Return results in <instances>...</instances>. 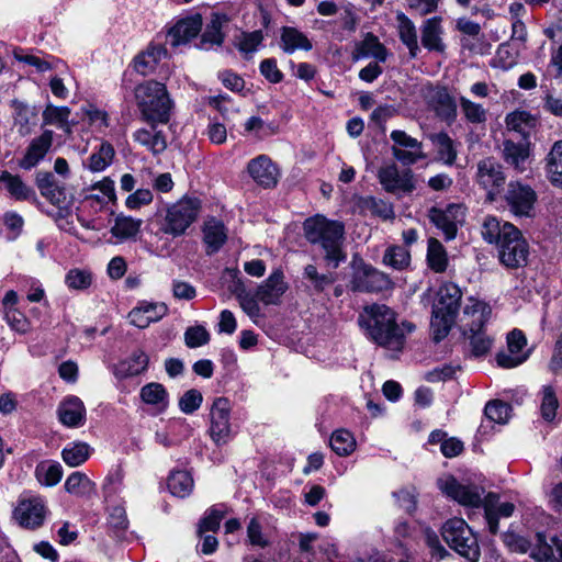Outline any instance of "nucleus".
Here are the masks:
<instances>
[{
  "mask_svg": "<svg viewBox=\"0 0 562 562\" xmlns=\"http://www.w3.org/2000/svg\"><path fill=\"white\" fill-rule=\"evenodd\" d=\"M359 324L373 341L391 350H401L406 335L415 328L409 322L398 323L395 312L383 304L367 306L359 317Z\"/></svg>",
  "mask_w": 562,
  "mask_h": 562,
  "instance_id": "f257e3e1",
  "label": "nucleus"
},
{
  "mask_svg": "<svg viewBox=\"0 0 562 562\" xmlns=\"http://www.w3.org/2000/svg\"><path fill=\"white\" fill-rule=\"evenodd\" d=\"M485 241L495 244L499 261L507 268H519L527 263L529 246L521 232L512 223L487 216L482 225Z\"/></svg>",
  "mask_w": 562,
  "mask_h": 562,
  "instance_id": "f03ea898",
  "label": "nucleus"
},
{
  "mask_svg": "<svg viewBox=\"0 0 562 562\" xmlns=\"http://www.w3.org/2000/svg\"><path fill=\"white\" fill-rule=\"evenodd\" d=\"M306 239L319 245L325 251V259L333 268L346 260L342 251L345 227L338 221L328 220L324 215L308 217L304 222Z\"/></svg>",
  "mask_w": 562,
  "mask_h": 562,
  "instance_id": "7ed1b4c3",
  "label": "nucleus"
},
{
  "mask_svg": "<svg viewBox=\"0 0 562 562\" xmlns=\"http://www.w3.org/2000/svg\"><path fill=\"white\" fill-rule=\"evenodd\" d=\"M135 100L143 119L150 124H166L170 119L171 100L165 85L148 80L135 88Z\"/></svg>",
  "mask_w": 562,
  "mask_h": 562,
  "instance_id": "20e7f679",
  "label": "nucleus"
},
{
  "mask_svg": "<svg viewBox=\"0 0 562 562\" xmlns=\"http://www.w3.org/2000/svg\"><path fill=\"white\" fill-rule=\"evenodd\" d=\"M461 297L460 288L452 282H446L438 289L432 304L430 323L436 341L442 340L451 330L460 307Z\"/></svg>",
  "mask_w": 562,
  "mask_h": 562,
  "instance_id": "39448f33",
  "label": "nucleus"
},
{
  "mask_svg": "<svg viewBox=\"0 0 562 562\" xmlns=\"http://www.w3.org/2000/svg\"><path fill=\"white\" fill-rule=\"evenodd\" d=\"M441 535L449 547L469 562H479L481 552L477 538L464 519H448L441 528Z\"/></svg>",
  "mask_w": 562,
  "mask_h": 562,
  "instance_id": "423d86ee",
  "label": "nucleus"
},
{
  "mask_svg": "<svg viewBox=\"0 0 562 562\" xmlns=\"http://www.w3.org/2000/svg\"><path fill=\"white\" fill-rule=\"evenodd\" d=\"M439 490L450 499L468 510L483 508L485 504V488L469 481H458L452 475H445L438 480Z\"/></svg>",
  "mask_w": 562,
  "mask_h": 562,
  "instance_id": "0eeeda50",
  "label": "nucleus"
},
{
  "mask_svg": "<svg viewBox=\"0 0 562 562\" xmlns=\"http://www.w3.org/2000/svg\"><path fill=\"white\" fill-rule=\"evenodd\" d=\"M232 404L226 397H216L210 408L209 435L217 447L227 445L236 435L231 422Z\"/></svg>",
  "mask_w": 562,
  "mask_h": 562,
  "instance_id": "6e6552de",
  "label": "nucleus"
},
{
  "mask_svg": "<svg viewBox=\"0 0 562 562\" xmlns=\"http://www.w3.org/2000/svg\"><path fill=\"white\" fill-rule=\"evenodd\" d=\"M47 513L46 499L43 496L24 492L13 509V518L21 527L33 530L43 525Z\"/></svg>",
  "mask_w": 562,
  "mask_h": 562,
  "instance_id": "1a4fd4ad",
  "label": "nucleus"
},
{
  "mask_svg": "<svg viewBox=\"0 0 562 562\" xmlns=\"http://www.w3.org/2000/svg\"><path fill=\"white\" fill-rule=\"evenodd\" d=\"M201 204L195 198H183L172 204L166 214L164 232L172 236L182 235L196 220Z\"/></svg>",
  "mask_w": 562,
  "mask_h": 562,
  "instance_id": "9d476101",
  "label": "nucleus"
},
{
  "mask_svg": "<svg viewBox=\"0 0 562 562\" xmlns=\"http://www.w3.org/2000/svg\"><path fill=\"white\" fill-rule=\"evenodd\" d=\"M504 199L515 216L531 217L538 196L529 184L521 181H510L507 184Z\"/></svg>",
  "mask_w": 562,
  "mask_h": 562,
  "instance_id": "9b49d317",
  "label": "nucleus"
},
{
  "mask_svg": "<svg viewBox=\"0 0 562 562\" xmlns=\"http://www.w3.org/2000/svg\"><path fill=\"white\" fill-rule=\"evenodd\" d=\"M476 181L486 191L487 199L495 201L505 184L506 176L499 162L485 158L477 164Z\"/></svg>",
  "mask_w": 562,
  "mask_h": 562,
  "instance_id": "f8f14e48",
  "label": "nucleus"
},
{
  "mask_svg": "<svg viewBox=\"0 0 562 562\" xmlns=\"http://www.w3.org/2000/svg\"><path fill=\"white\" fill-rule=\"evenodd\" d=\"M527 338L519 329H514L507 335V349L496 355V362L499 367L512 369L524 363L530 356L526 349Z\"/></svg>",
  "mask_w": 562,
  "mask_h": 562,
  "instance_id": "ddd939ff",
  "label": "nucleus"
},
{
  "mask_svg": "<svg viewBox=\"0 0 562 562\" xmlns=\"http://www.w3.org/2000/svg\"><path fill=\"white\" fill-rule=\"evenodd\" d=\"M465 209L461 204H450L445 209L432 207L429 211L430 222L439 228L447 240L456 237L458 225L462 224Z\"/></svg>",
  "mask_w": 562,
  "mask_h": 562,
  "instance_id": "4468645a",
  "label": "nucleus"
},
{
  "mask_svg": "<svg viewBox=\"0 0 562 562\" xmlns=\"http://www.w3.org/2000/svg\"><path fill=\"white\" fill-rule=\"evenodd\" d=\"M378 178L383 189L390 193H409L415 189L411 170L400 171L395 164L381 167Z\"/></svg>",
  "mask_w": 562,
  "mask_h": 562,
  "instance_id": "2eb2a0df",
  "label": "nucleus"
},
{
  "mask_svg": "<svg viewBox=\"0 0 562 562\" xmlns=\"http://www.w3.org/2000/svg\"><path fill=\"white\" fill-rule=\"evenodd\" d=\"M390 137L394 142L392 147L393 156L403 165H413L424 157L422 143L404 131L394 130L391 132Z\"/></svg>",
  "mask_w": 562,
  "mask_h": 562,
  "instance_id": "dca6fc26",
  "label": "nucleus"
},
{
  "mask_svg": "<svg viewBox=\"0 0 562 562\" xmlns=\"http://www.w3.org/2000/svg\"><path fill=\"white\" fill-rule=\"evenodd\" d=\"M353 289L360 292H382L391 289L392 281L387 274L371 266L359 268L352 279Z\"/></svg>",
  "mask_w": 562,
  "mask_h": 562,
  "instance_id": "f3484780",
  "label": "nucleus"
},
{
  "mask_svg": "<svg viewBox=\"0 0 562 562\" xmlns=\"http://www.w3.org/2000/svg\"><path fill=\"white\" fill-rule=\"evenodd\" d=\"M282 269H274L270 276L257 288L256 296L265 305H278L281 297L288 291Z\"/></svg>",
  "mask_w": 562,
  "mask_h": 562,
  "instance_id": "a211bd4d",
  "label": "nucleus"
},
{
  "mask_svg": "<svg viewBox=\"0 0 562 562\" xmlns=\"http://www.w3.org/2000/svg\"><path fill=\"white\" fill-rule=\"evenodd\" d=\"M491 314L492 308L486 302L470 296L464 303L461 322L470 331H480L488 322Z\"/></svg>",
  "mask_w": 562,
  "mask_h": 562,
  "instance_id": "6ab92c4d",
  "label": "nucleus"
},
{
  "mask_svg": "<svg viewBox=\"0 0 562 562\" xmlns=\"http://www.w3.org/2000/svg\"><path fill=\"white\" fill-rule=\"evenodd\" d=\"M57 417L67 428L82 427L87 419V411L83 402L76 395L66 396L57 407Z\"/></svg>",
  "mask_w": 562,
  "mask_h": 562,
  "instance_id": "aec40b11",
  "label": "nucleus"
},
{
  "mask_svg": "<svg viewBox=\"0 0 562 562\" xmlns=\"http://www.w3.org/2000/svg\"><path fill=\"white\" fill-rule=\"evenodd\" d=\"M168 313V306L161 302L140 301L128 313V319L137 328H146L151 323H156Z\"/></svg>",
  "mask_w": 562,
  "mask_h": 562,
  "instance_id": "412c9836",
  "label": "nucleus"
},
{
  "mask_svg": "<svg viewBox=\"0 0 562 562\" xmlns=\"http://www.w3.org/2000/svg\"><path fill=\"white\" fill-rule=\"evenodd\" d=\"M247 170L252 180L260 187L273 188L278 183L279 169L266 155L251 159L248 162Z\"/></svg>",
  "mask_w": 562,
  "mask_h": 562,
  "instance_id": "4be33fe9",
  "label": "nucleus"
},
{
  "mask_svg": "<svg viewBox=\"0 0 562 562\" xmlns=\"http://www.w3.org/2000/svg\"><path fill=\"white\" fill-rule=\"evenodd\" d=\"M228 22L229 16L226 13L213 11L202 32L199 47L207 50L214 46H221L225 38L224 27L227 26Z\"/></svg>",
  "mask_w": 562,
  "mask_h": 562,
  "instance_id": "5701e85b",
  "label": "nucleus"
},
{
  "mask_svg": "<svg viewBox=\"0 0 562 562\" xmlns=\"http://www.w3.org/2000/svg\"><path fill=\"white\" fill-rule=\"evenodd\" d=\"M483 510L488 531L496 535L498 532V519L510 517L515 510V506L509 502L501 503L497 494L488 492L485 495Z\"/></svg>",
  "mask_w": 562,
  "mask_h": 562,
  "instance_id": "b1692460",
  "label": "nucleus"
},
{
  "mask_svg": "<svg viewBox=\"0 0 562 562\" xmlns=\"http://www.w3.org/2000/svg\"><path fill=\"white\" fill-rule=\"evenodd\" d=\"M201 14H192L179 20L168 32V41L172 46L186 44L194 38L202 30Z\"/></svg>",
  "mask_w": 562,
  "mask_h": 562,
  "instance_id": "393cba45",
  "label": "nucleus"
},
{
  "mask_svg": "<svg viewBox=\"0 0 562 562\" xmlns=\"http://www.w3.org/2000/svg\"><path fill=\"white\" fill-rule=\"evenodd\" d=\"M503 156L506 164L513 167L516 171L524 172L530 164V143L526 138L517 143L507 139L503 144Z\"/></svg>",
  "mask_w": 562,
  "mask_h": 562,
  "instance_id": "a878e982",
  "label": "nucleus"
},
{
  "mask_svg": "<svg viewBox=\"0 0 562 562\" xmlns=\"http://www.w3.org/2000/svg\"><path fill=\"white\" fill-rule=\"evenodd\" d=\"M53 137L54 133L50 130H45L38 137H35L21 160V167L23 169H31L43 160L52 147Z\"/></svg>",
  "mask_w": 562,
  "mask_h": 562,
  "instance_id": "bb28decb",
  "label": "nucleus"
},
{
  "mask_svg": "<svg viewBox=\"0 0 562 562\" xmlns=\"http://www.w3.org/2000/svg\"><path fill=\"white\" fill-rule=\"evenodd\" d=\"M148 356L143 350H135L128 358L119 361L113 366L112 372L119 380L143 373L148 367Z\"/></svg>",
  "mask_w": 562,
  "mask_h": 562,
  "instance_id": "cd10ccee",
  "label": "nucleus"
},
{
  "mask_svg": "<svg viewBox=\"0 0 562 562\" xmlns=\"http://www.w3.org/2000/svg\"><path fill=\"white\" fill-rule=\"evenodd\" d=\"M279 46L289 55L296 50L308 52L313 48L312 41L307 35L294 26H283L280 29Z\"/></svg>",
  "mask_w": 562,
  "mask_h": 562,
  "instance_id": "c85d7f7f",
  "label": "nucleus"
},
{
  "mask_svg": "<svg viewBox=\"0 0 562 562\" xmlns=\"http://www.w3.org/2000/svg\"><path fill=\"white\" fill-rule=\"evenodd\" d=\"M387 56L386 47L371 33H368L362 41L357 43L352 52L353 60L373 58L376 61H385Z\"/></svg>",
  "mask_w": 562,
  "mask_h": 562,
  "instance_id": "c756f323",
  "label": "nucleus"
},
{
  "mask_svg": "<svg viewBox=\"0 0 562 562\" xmlns=\"http://www.w3.org/2000/svg\"><path fill=\"white\" fill-rule=\"evenodd\" d=\"M143 221L134 218L125 214H119L115 216L114 222L111 226L110 233L115 239V244H122L136 238L140 232Z\"/></svg>",
  "mask_w": 562,
  "mask_h": 562,
  "instance_id": "7c9ffc66",
  "label": "nucleus"
},
{
  "mask_svg": "<svg viewBox=\"0 0 562 562\" xmlns=\"http://www.w3.org/2000/svg\"><path fill=\"white\" fill-rule=\"evenodd\" d=\"M142 401L151 407L155 414L164 413L169 406V394L160 383L145 384L139 392Z\"/></svg>",
  "mask_w": 562,
  "mask_h": 562,
  "instance_id": "2f4dec72",
  "label": "nucleus"
},
{
  "mask_svg": "<svg viewBox=\"0 0 562 562\" xmlns=\"http://www.w3.org/2000/svg\"><path fill=\"white\" fill-rule=\"evenodd\" d=\"M443 29L441 19L434 16L425 20L422 25V44L428 50L443 52L445 44L442 41Z\"/></svg>",
  "mask_w": 562,
  "mask_h": 562,
  "instance_id": "473e14b6",
  "label": "nucleus"
},
{
  "mask_svg": "<svg viewBox=\"0 0 562 562\" xmlns=\"http://www.w3.org/2000/svg\"><path fill=\"white\" fill-rule=\"evenodd\" d=\"M12 106L14 109V125L18 127L19 134L29 135L37 124L38 110L36 106L20 101H13Z\"/></svg>",
  "mask_w": 562,
  "mask_h": 562,
  "instance_id": "72a5a7b5",
  "label": "nucleus"
},
{
  "mask_svg": "<svg viewBox=\"0 0 562 562\" xmlns=\"http://www.w3.org/2000/svg\"><path fill=\"white\" fill-rule=\"evenodd\" d=\"M537 542L530 551L531 559L535 562H562V541L553 538L552 542L558 557L553 555V547L547 542L542 532L536 535Z\"/></svg>",
  "mask_w": 562,
  "mask_h": 562,
  "instance_id": "f704fd0d",
  "label": "nucleus"
},
{
  "mask_svg": "<svg viewBox=\"0 0 562 562\" xmlns=\"http://www.w3.org/2000/svg\"><path fill=\"white\" fill-rule=\"evenodd\" d=\"M203 240L207 254L218 251L227 240V229L223 222L216 218L207 220L203 226Z\"/></svg>",
  "mask_w": 562,
  "mask_h": 562,
  "instance_id": "c9c22d12",
  "label": "nucleus"
},
{
  "mask_svg": "<svg viewBox=\"0 0 562 562\" xmlns=\"http://www.w3.org/2000/svg\"><path fill=\"white\" fill-rule=\"evenodd\" d=\"M167 54L161 45L150 44L146 50L135 56L133 67L135 71L143 76L151 74L158 61Z\"/></svg>",
  "mask_w": 562,
  "mask_h": 562,
  "instance_id": "e433bc0d",
  "label": "nucleus"
},
{
  "mask_svg": "<svg viewBox=\"0 0 562 562\" xmlns=\"http://www.w3.org/2000/svg\"><path fill=\"white\" fill-rule=\"evenodd\" d=\"M431 103L437 114L447 122L457 117V102L446 88H437L431 93Z\"/></svg>",
  "mask_w": 562,
  "mask_h": 562,
  "instance_id": "4c0bfd02",
  "label": "nucleus"
},
{
  "mask_svg": "<svg viewBox=\"0 0 562 562\" xmlns=\"http://www.w3.org/2000/svg\"><path fill=\"white\" fill-rule=\"evenodd\" d=\"M397 32L402 43L407 47L411 57H416L419 52L416 26L404 13L396 14Z\"/></svg>",
  "mask_w": 562,
  "mask_h": 562,
  "instance_id": "58836bf2",
  "label": "nucleus"
},
{
  "mask_svg": "<svg viewBox=\"0 0 562 562\" xmlns=\"http://www.w3.org/2000/svg\"><path fill=\"white\" fill-rule=\"evenodd\" d=\"M151 127L148 128H139L135 131L133 134V138L139 145L146 147L153 154H160L167 147V142L164 134L159 131H156L155 124H150Z\"/></svg>",
  "mask_w": 562,
  "mask_h": 562,
  "instance_id": "ea45409f",
  "label": "nucleus"
},
{
  "mask_svg": "<svg viewBox=\"0 0 562 562\" xmlns=\"http://www.w3.org/2000/svg\"><path fill=\"white\" fill-rule=\"evenodd\" d=\"M93 449L83 441H72L67 443L61 451L63 461L71 468L83 464L91 456Z\"/></svg>",
  "mask_w": 562,
  "mask_h": 562,
  "instance_id": "a19ab883",
  "label": "nucleus"
},
{
  "mask_svg": "<svg viewBox=\"0 0 562 562\" xmlns=\"http://www.w3.org/2000/svg\"><path fill=\"white\" fill-rule=\"evenodd\" d=\"M35 477L43 486H55L63 477V467L57 461H41L35 468Z\"/></svg>",
  "mask_w": 562,
  "mask_h": 562,
  "instance_id": "79ce46f5",
  "label": "nucleus"
},
{
  "mask_svg": "<svg viewBox=\"0 0 562 562\" xmlns=\"http://www.w3.org/2000/svg\"><path fill=\"white\" fill-rule=\"evenodd\" d=\"M67 493L77 497H89L95 493V484L83 472H72L65 481Z\"/></svg>",
  "mask_w": 562,
  "mask_h": 562,
  "instance_id": "37998d69",
  "label": "nucleus"
},
{
  "mask_svg": "<svg viewBox=\"0 0 562 562\" xmlns=\"http://www.w3.org/2000/svg\"><path fill=\"white\" fill-rule=\"evenodd\" d=\"M167 486L173 496L184 498L193 491L194 482L188 471L177 470L169 474Z\"/></svg>",
  "mask_w": 562,
  "mask_h": 562,
  "instance_id": "c03bdc74",
  "label": "nucleus"
},
{
  "mask_svg": "<svg viewBox=\"0 0 562 562\" xmlns=\"http://www.w3.org/2000/svg\"><path fill=\"white\" fill-rule=\"evenodd\" d=\"M0 182L15 200H27L34 195V191L19 176H14L9 171L1 172Z\"/></svg>",
  "mask_w": 562,
  "mask_h": 562,
  "instance_id": "a18cd8bd",
  "label": "nucleus"
},
{
  "mask_svg": "<svg viewBox=\"0 0 562 562\" xmlns=\"http://www.w3.org/2000/svg\"><path fill=\"white\" fill-rule=\"evenodd\" d=\"M359 206L362 212H368L385 221L395 216L393 205L390 202L374 196L361 198Z\"/></svg>",
  "mask_w": 562,
  "mask_h": 562,
  "instance_id": "49530a36",
  "label": "nucleus"
},
{
  "mask_svg": "<svg viewBox=\"0 0 562 562\" xmlns=\"http://www.w3.org/2000/svg\"><path fill=\"white\" fill-rule=\"evenodd\" d=\"M69 116L70 109L68 106H56L48 104L43 111L44 124L54 125L67 133L70 132Z\"/></svg>",
  "mask_w": 562,
  "mask_h": 562,
  "instance_id": "de8ad7c7",
  "label": "nucleus"
},
{
  "mask_svg": "<svg viewBox=\"0 0 562 562\" xmlns=\"http://www.w3.org/2000/svg\"><path fill=\"white\" fill-rule=\"evenodd\" d=\"M94 281L90 269L72 268L65 276V284L71 291H86Z\"/></svg>",
  "mask_w": 562,
  "mask_h": 562,
  "instance_id": "09e8293b",
  "label": "nucleus"
},
{
  "mask_svg": "<svg viewBox=\"0 0 562 562\" xmlns=\"http://www.w3.org/2000/svg\"><path fill=\"white\" fill-rule=\"evenodd\" d=\"M505 122L508 130L526 136L536 126L537 117L527 111H514L507 114Z\"/></svg>",
  "mask_w": 562,
  "mask_h": 562,
  "instance_id": "8fccbe9b",
  "label": "nucleus"
},
{
  "mask_svg": "<svg viewBox=\"0 0 562 562\" xmlns=\"http://www.w3.org/2000/svg\"><path fill=\"white\" fill-rule=\"evenodd\" d=\"M547 173L553 186L562 188V140L557 142L548 155Z\"/></svg>",
  "mask_w": 562,
  "mask_h": 562,
  "instance_id": "3c124183",
  "label": "nucleus"
},
{
  "mask_svg": "<svg viewBox=\"0 0 562 562\" xmlns=\"http://www.w3.org/2000/svg\"><path fill=\"white\" fill-rule=\"evenodd\" d=\"M356 439L349 430L341 428L331 434L330 447L336 454L347 457L356 450Z\"/></svg>",
  "mask_w": 562,
  "mask_h": 562,
  "instance_id": "603ef678",
  "label": "nucleus"
},
{
  "mask_svg": "<svg viewBox=\"0 0 562 562\" xmlns=\"http://www.w3.org/2000/svg\"><path fill=\"white\" fill-rule=\"evenodd\" d=\"M114 155L113 146L109 142H102L99 149L89 157L87 167L93 172L103 171L112 164Z\"/></svg>",
  "mask_w": 562,
  "mask_h": 562,
  "instance_id": "864d4df0",
  "label": "nucleus"
},
{
  "mask_svg": "<svg viewBox=\"0 0 562 562\" xmlns=\"http://www.w3.org/2000/svg\"><path fill=\"white\" fill-rule=\"evenodd\" d=\"M82 111L83 117L90 127L97 133L104 134L106 128L110 126L108 112L94 104H88Z\"/></svg>",
  "mask_w": 562,
  "mask_h": 562,
  "instance_id": "5fc2aeb1",
  "label": "nucleus"
},
{
  "mask_svg": "<svg viewBox=\"0 0 562 562\" xmlns=\"http://www.w3.org/2000/svg\"><path fill=\"white\" fill-rule=\"evenodd\" d=\"M427 261L435 272H443L448 266L446 249L441 243L435 238L428 240Z\"/></svg>",
  "mask_w": 562,
  "mask_h": 562,
  "instance_id": "6e6d98bb",
  "label": "nucleus"
},
{
  "mask_svg": "<svg viewBox=\"0 0 562 562\" xmlns=\"http://www.w3.org/2000/svg\"><path fill=\"white\" fill-rule=\"evenodd\" d=\"M180 425V420H169L164 427L155 431V442L164 448H171L179 445L181 439L178 436V427Z\"/></svg>",
  "mask_w": 562,
  "mask_h": 562,
  "instance_id": "4d7b16f0",
  "label": "nucleus"
},
{
  "mask_svg": "<svg viewBox=\"0 0 562 562\" xmlns=\"http://www.w3.org/2000/svg\"><path fill=\"white\" fill-rule=\"evenodd\" d=\"M461 112L464 119L472 124H482L487 119V111L482 104L471 101L465 97L459 99Z\"/></svg>",
  "mask_w": 562,
  "mask_h": 562,
  "instance_id": "13d9d810",
  "label": "nucleus"
},
{
  "mask_svg": "<svg viewBox=\"0 0 562 562\" xmlns=\"http://www.w3.org/2000/svg\"><path fill=\"white\" fill-rule=\"evenodd\" d=\"M37 187L41 193L48 198L53 203H59L64 194L56 183L55 177L49 172L38 173L36 178Z\"/></svg>",
  "mask_w": 562,
  "mask_h": 562,
  "instance_id": "bf43d9fd",
  "label": "nucleus"
},
{
  "mask_svg": "<svg viewBox=\"0 0 562 562\" xmlns=\"http://www.w3.org/2000/svg\"><path fill=\"white\" fill-rule=\"evenodd\" d=\"M411 255L409 251L401 246L389 247L383 256V262L385 266L392 267L396 270H402L409 265Z\"/></svg>",
  "mask_w": 562,
  "mask_h": 562,
  "instance_id": "052dcab7",
  "label": "nucleus"
},
{
  "mask_svg": "<svg viewBox=\"0 0 562 562\" xmlns=\"http://www.w3.org/2000/svg\"><path fill=\"white\" fill-rule=\"evenodd\" d=\"M436 146L439 158L447 165H452L457 158L454 142L445 133L436 136Z\"/></svg>",
  "mask_w": 562,
  "mask_h": 562,
  "instance_id": "680f3d73",
  "label": "nucleus"
},
{
  "mask_svg": "<svg viewBox=\"0 0 562 562\" xmlns=\"http://www.w3.org/2000/svg\"><path fill=\"white\" fill-rule=\"evenodd\" d=\"M248 541L254 547L265 548L269 544V537L263 532V526L257 517H252L247 526Z\"/></svg>",
  "mask_w": 562,
  "mask_h": 562,
  "instance_id": "e2e57ef3",
  "label": "nucleus"
},
{
  "mask_svg": "<svg viewBox=\"0 0 562 562\" xmlns=\"http://www.w3.org/2000/svg\"><path fill=\"white\" fill-rule=\"evenodd\" d=\"M263 34L261 31L241 33L237 38V48L244 54H252L262 44Z\"/></svg>",
  "mask_w": 562,
  "mask_h": 562,
  "instance_id": "0e129e2a",
  "label": "nucleus"
},
{
  "mask_svg": "<svg viewBox=\"0 0 562 562\" xmlns=\"http://www.w3.org/2000/svg\"><path fill=\"white\" fill-rule=\"evenodd\" d=\"M484 412L488 419L504 424L509 418L510 406L502 401H492L486 404Z\"/></svg>",
  "mask_w": 562,
  "mask_h": 562,
  "instance_id": "69168bd1",
  "label": "nucleus"
},
{
  "mask_svg": "<svg viewBox=\"0 0 562 562\" xmlns=\"http://www.w3.org/2000/svg\"><path fill=\"white\" fill-rule=\"evenodd\" d=\"M203 402L202 393L196 389H191L183 393L179 400V408L184 414H193Z\"/></svg>",
  "mask_w": 562,
  "mask_h": 562,
  "instance_id": "338daca9",
  "label": "nucleus"
},
{
  "mask_svg": "<svg viewBox=\"0 0 562 562\" xmlns=\"http://www.w3.org/2000/svg\"><path fill=\"white\" fill-rule=\"evenodd\" d=\"M3 317L10 328L19 334H25L31 329L30 321L19 308L3 313Z\"/></svg>",
  "mask_w": 562,
  "mask_h": 562,
  "instance_id": "774afa93",
  "label": "nucleus"
}]
</instances>
